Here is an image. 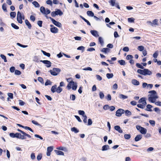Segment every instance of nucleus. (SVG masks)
I'll list each match as a JSON object with an SVG mask.
<instances>
[{
  "label": "nucleus",
  "mask_w": 161,
  "mask_h": 161,
  "mask_svg": "<svg viewBox=\"0 0 161 161\" xmlns=\"http://www.w3.org/2000/svg\"><path fill=\"white\" fill-rule=\"evenodd\" d=\"M148 93L150 94L148 95V101L150 102L154 103L156 99L158 98L156 92L155 91L153 90L149 91Z\"/></svg>",
  "instance_id": "nucleus-1"
},
{
  "label": "nucleus",
  "mask_w": 161,
  "mask_h": 161,
  "mask_svg": "<svg viewBox=\"0 0 161 161\" xmlns=\"http://www.w3.org/2000/svg\"><path fill=\"white\" fill-rule=\"evenodd\" d=\"M137 72L138 73L145 76L147 75H150L152 74L151 71L147 69H145L143 70L138 69L137 70Z\"/></svg>",
  "instance_id": "nucleus-2"
},
{
  "label": "nucleus",
  "mask_w": 161,
  "mask_h": 161,
  "mask_svg": "<svg viewBox=\"0 0 161 161\" xmlns=\"http://www.w3.org/2000/svg\"><path fill=\"white\" fill-rule=\"evenodd\" d=\"M22 19H25V16L23 14H21L20 12L18 11L17 14V20L18 22L20 24H22L23 22Z\"/></svg>",
  "instance_id": "nucleus-3"
},
{
  "label": "nucleus",
  "mask_w": 161,
  "mask_h": 161,
  "mask_svg": "<svg viewBox=\"0 0 161 161\" xmlns=\"http://www.w3.org/2000/svg\"><path fill=\"white\" fill-rule=\"evenodd\" d=\"M61 71V69L58 68H54L52 70H50L49 72L51 74L54 76H56Z\"/></svg>",
  "instance_id": "nucleus-4"
},
{
  "label": "nucleus",
  "mask_w": 161,
  "mask_h": 161,
  "mask_svg": "<svg viewBox=\"0 0 161 161\" xmlns=\"http://www.w3.org/2000/svg\"><path fill=\"white\" fill-rule=\"evenodd\" d=\"M136 128L142 134H145L147 133V130L146 128L142 127L140 125H136Z\"/></svg>",
  "instance_id": "nucleus-5"
},
{
  "label": "nucleus",
  "mask_w": 161,
  "mask_h": 161,
  "mask_svg": "<svg viewBox=\"0 0 161 161\" xmlns=\"http://www.w3.org/2000/svg\"><path fill=\"white\" fill-rule=\"evenodd\" d=\"M125 113V110L122 109H118L116 112V115L118 117H120L122 114Z\"/></svg>",
  "instance_id": "nucleus-6"
},
{
  "label": "nucleus",
  "mask_w": 161,
  "mask_h": 161,
  "mask_svg": "<svg viewBox=\"0 0 161 161\" xmlns=\"http://www.w3.org/2000/svg\"><path fill=\"white\" fill-rule=\"evenodd\" d=\"M66 80L67 82H69L67 86V88L68 90H69L71 89V84H72V82H73L74 81L72 80L71 78H66Z\"/></svg>",
  "instance_id": "nucleus-7"
},
{
  "label": "nucleus",
  "mask_w": 161,
  "mask_h": 161,
  "mask_svg": "<svg viewBox=\"0 0 161 161\" xmlns=\"http://www.w3.org/2000/svg\"><path fill=\"white\" fill-rule=\"evenodd\" d=\"M50 26L52 27L50 28V31L52 32L56 33L58 32V30L57 27H54L53 25H51Z\"/></svg>",
  "instance_id": "nucleus-8"
},
{
  "label": "nucleus",
  "mask_w": 161,
  "mask_h": 161,
  "mask_svg": "<svg viewBox=\"0 0 161 161\" xmlns=\"http://www.w3.org/2000/svg\"><path fill=\"white\" fill-rule=\"evenodd\" d=\"M40 62H42V63H44V64H46V66L47 67H50L51 66V63L49 61L47 60H41Z\"/></svg>",
  "instance_id": "nucleus-9"
},
{
  "label": "nucleus",
  "mask_w": 161,
  "mask_h": 161,
  "mask_svg": "<svg viewBox=\"0 0 161 161\" xmlns=\"http://www.w3.org/2000/svg\"><path fill=\"white\" fill-rule=\"evenodd\" d=\"M139 103H142V105L145 107L147 104V103L145 100V98L144 97L142 98L138 101Z\"/></svg>",
  "instance_id": "nucleus-10"
},
{
  "label": "nucleus",
  "mask_w": 161,
  "mask_h": 161,
  "mask_svg": "<svg viewBox=\"0 0 161 161\" xmlns=\"http://www.w3.org/2000/svg\"><path fill=\"white\" fill-rule=\"evenodd\" d=\"M53 148L52 147H48L47 148V156H49L51 154V152L53 150Z\"/></svg>",
  "instance_id": "nucleus-11"
},
{
  "label": "nucleus",
  "mask_w": 161,
  "mask_h": 161,
  "mask_svg": "<svg viewBox=\"0 0 161 161\" xmlns=\"http://www.w3.org/2000/svg\"><path fill=\"white\" fill-rule=\"evenodd\" d=\"M23 132L24 133H22V138L21 137V139L23 140V139H25L26 138V136H27L29 138H31V136L30 135H29L27 134H26V133H25L24 131H23Z\"/></svg>",
  "instance_id": "nucleus-12"
},
{
  "label": "nucleus",
  "mask_w": 161,
  "mask_h": 161,
  "mask_svg": "<svg viewBox=\"0 0 161 161\" xmlns=\"http://www.w3.org/2000/svg\"><path fill=\"white\" fill-rule=\"evenodd\" d=\"M52 21L53 22V23L56 26L59 27H61V24L59 22L53 19H52Z\"/></svg>",
  "instance_id": "nucleus-13"
},
{
  "label": "nucleus",
  "mask_w": 161,
  "mask_h": 161,
  "mask_svg": "<svg viewBox=\"0 0 161 161\" xmlns=\"http://www.w3.org/2000/svg\"><path fill=\"white\" fill-rule=\"evenodd\" d=\"M72 86V89L73 90H75L77 88V84L76 82L74 81L72 82V84H71V86Z\"/></svg>",
  "instance_id": "nucleus-14"
},
{
  "label": "nucleus",
  "mask_w": 161,
  "mask_h": 161,
  "mask_svg": "<svg viewBox=\"0 0 161 161\" xmlns=\"http://www.w3.org/2000/svg\"><path fill=\"white\" fill-rule=\"evenodd\" d=\"M92 35L97 37L99 36V35L98 33V32L95 30H91L90 31Z\"/></svg>",
  "instance_id": "nucleus-15"
},
{
  "label": "nucleus",
  "mask_w": 161,
  "mask_h": 161,
  "mask_svg": "<svg viewBox=\"0 0 161 161\" xmlns=\"http://www.w3.org/2000/svg\"><path fill=\"white\" fill-rule=\"evenodd\" d=\"M114 129L115 130L118 131L120 133H122L123 132V130L121 129L120 126L118 125H116L114 126Z\"/></svg>",
  "instance_id": "nucleus-16"
},
{
  "label": "nucleus",
  "mask_w": 161,
  "mask_h": 161,
  "mask_svg": "<svg viewBox=\"0 0 161 161\" xmlns=\"http://www.w3.org/2000/svg\"><path fill=\"white\" fill-rule=\"evenodd\" d=\"M142 136L141 135H138L135 138V140L136 142H137L141 139Z\"/></svg>",
  "instance_id": "nucleus-17"
},
{
  "label": "nucleus",
  "mask_w": 161,
  "mask_h": 161,
  "mask_svg": "<svg viewBox=\"0 0 161 161\" xmlns=\"http://www.w3.org/2000/svg\"><path fill=\"white\" fill-rule=\"evenodd\" d=\"M132 83L135 86H138L139 85V82L136 79H133L131 80Z\"/></svg>",
  "instance_id": "nucleus-18"
},
{
  "label": "nucleus",
  "mask_w": 161,
  "mask_h": 161,
  "mask_svg": "<svg viewBox=\"0 0 161 161\" xmlns=\"http://www.w3.org/2000/svg\"><path fill=\"white\" fill-rule=\"evenodd\" d=\"M158 20L157 19H155L153 20L152 22V26H157L158 25Z\"/></svg>",
  "instance_id": "nucleus-19"
},
{
  "label": "nucleus",
  "mask_w": 161,
  "mask_h": 161,
  "mask_svg": "<svg viewBox=\"0 0 161 161\" xmlns=\"http://www.w3.org/2000/svg\"><path fill=\"white\" fill-rule=\"evenodd\" d=\"M55 152L58 155H64V153L63 152L58 150H55Z\"/></svg>",
  "instance_id": "nucleus-20"
},
{
  "label": "nucleus",
  "mask_w": 161,
  "mask_h": 161,
  "mask_svg": "<svg viewBox=\"0 0 161 161\" xmlns=\"http://www.w3.org/2000/svg\"><path fill=\"white\" fill-rule=\"evenodd\" d=\"M57 87V86L56 85H54L51 88V91L53 93H54L56 92V88Z\"/></svg>",
  "instance_id": "nucleus-21"
},
{
  "label": "nucleus",
  "mask_w": 161,
  "mask_h": 161,
  "mask_svg": "<svg viewBox=\"0 0 161 161\" xmlns=\"http://www.w3.org/2000/svg\"><path fill=\"white\" fill-rule=\"evenodd\" d=\"M110 49L108 48H103L101 50V51L104 53H106L110 52Z\"/></svg>",
  "instance_id": "nucleus-22"
},
{
  "label": "nucleus",
  "mask_w": 161,
  "mask_h": 161,
  "mask_svg": "<svg viewBox=\"0 0 161 161\" xmlns=\"http://www.w3.org/2000/svg\"><path fill=\"white\" fill-rule=\"evenodd\" d=\"M152 107V106L150 104H148L147 106V108L145 109V110L147 111H152L151 108Z\"/></svg>",
  "instance_id": "nucleus-23"
},
{
  "label": "nucleus",
  "mask_w": 161,
  "mask_h": 161,
  "mask_svg": "<svg viewBox=\"0 0 161 161\" xmlns=\"http://www.w3.org/2000/svg\"><path fill=\"white\" fill-rule=\"evenodd\" d=\"M109 149V147L108 145H105L103 146L102 150L103 151L107 150Z\"/></svg>",
  "instance_id": "nucleus-24"
},
{
  "label": "nucleus",
  "mask_w": 161,
  "mask_h": 161,
  "mask_svg": "<svg viewBox=\"0 0 161 161\" xmlns=\"http://www.w3.org/2000/svg\"><path fill=\"white\" fill-rule=\"evenodd\" d=\"M119 97L120 98L122 99H125L128 98L127 96L124 95L122 94H119Z\"/></svg>",
  "instance_id": "nucleus-25"
},
{
  "label": "nucleus",
  "mask_w": 161,
  "mask_h": 161,
  "mask_svg": "<svg viewBox=\"0 0 161 161\" xmlns=\"http://www.w3.org/2000/svg\"><path fill=\"white\" fill-rule=\"evenodd\" d=\"M26 25L28 26L29 29H31V25L27 19H26L25 21Z\"/></svg>",
  "instance_id": "nucleus-26"
},
{
  "label": "nucleus",
  "mask_w": 161,
  "mask_h": 161,
  "mask_svg": "<svg viewBox=\"0 0 161 161\" xmlns=\"http://www.w3.org/2000/svg\"><path fill=\"white\" fill-rule=\"evenodd\" d=\"M52 82H51L50 80L47 79L46 80V81L45 83V85L46 86L48 85H52Z\"/></svg>",
  "instance_id": "nucleus-27"
},
{
  "label": "nucleus",
  "mask_w": 161,
  "mask_h": 161,
  "mask_svg": "<svg viewBox=\"0 0 161 161\" xmlns=\"http://www.w3.org/2000/svg\"><path fill=\"white\" fill-rule=\"evenodd\" d=\"M42 14L45 15V16L47 17V15L50 13V11H41Z\"/></svg>",
  "instance_id": "nucleus-28"
},
{
  "label": "nucleus",
  "mask_w": 161,
  "mask_h": 161,
  "mask_svg": "<svg viewBox=\"0 0 161 161\" xmlns=\"http://www.w3.org/2000/svg\"><path fill=\"white\" fill-rule=\"evenodd\" d=\"M125 115L127 116H130L131 115V112L129 110H127L125 111Z\"/></svg>",
  "instance_id": "nucleus-29"
},
{
  "label": "nucleus",
  "mask_w": 161,
  "mask_h": 161,
  "mask_svg": "<svg viewBox=\"0 0 161 161\" xmlns=\"http://www.w3.org/2000/svg\"><path fill=\"white\" fill-rule=\"evenodd\" d=\"M71 130L72 132H74L75 133H77L79 132V130L75 127L71 128Z\"/></svg>",
  "instance_id": "nucleus-30"
},
{
  "label": "nucleus",
  "mask_w": 161,
  "mask_h": 161,
  "mask_svg": "<svg viewBox=\"0 0 161 161\" xmlns=\"http://www.w3.org/2000/svg\"><path fill=\"white\" fill-rule=\"evenodd\" d=\"M57 149L58 150L64 151L65 152L67 151V148L65 147H58L57 148Z\"/></svg>",
  "instance_id": "nucleus-31"
},
{
  "label": "nucleus",
  "mask_w": 161,
  "mask_h": 161,
  "mask_svg": "<svg viewBox=\"0 0 161 161\" xmlns=\"http://www.w3.org/2000/svg\"><path fill=\"white\" fill-rule=\"evenodd\" d=\"M32 3L35 7L39 8L40 7V5L36 1H35L32 2Z\"/></svg>",
  "instance_id": "nucleus-32"
},
{
  "label": "nucleus",
  "mask_w": 161,
  "mask_h": 161,
  "mask_svg": "<svg viewBox=\"0 0 161 161\" xmlns=\"http://www.w3.org/2000/svg\"><path fill=\"white\" fill-rule=\"evenodd\" d=\"M62 90V88L59 86L56 88V92L58 93H60Z\"/></svg>",
  "instance_id": "nucleus-33"
},
{
  "label": "nucleus",
  "mask_w": 161,
  "mask_h": 161,
  "mask_svg": "<svg viewBox=\"0 0 161 161\" xmlns=\"http://www.w3.org/2000/svg\"><path fill=\"white\" fill-rule=\"evenodd\" d=\"M114 75L113 73H107L106 74V76L108 79L113 78Z\"/></svg>",
  "instance_id": "nucleus-34"
},
{
  "label": "nucleus",
  "mask_w": 161,
  "mask_h": 161,
  "mask_svg": "<svg viewBox=\"0 0 161 161\" xmlns=\"http://www.w3.org/2000/svg\"><path fill=\"white\" fill-rule=\"evenodd\" d=\"M137 49L140 51H142L144 49V47L143 46H140L138 47Z\"/></svg>",
  "instance_id": "nucleus-35"
},
{
  "label": "nucleus",
  "mask_w": 161,
  "mask_h": 161,
  "mask_svg": "<svg viewBox=\"0 0 161 161\" xmlns=\"http://www.w3.org/2000/svg\"><path fill=\"white\" fill-rule=\"evenodd\" d=\"M118 62L121 65H125V61L123 60H121L118 61Z\"/></svg>",
  "instance_id": "nucleus-36"
},
{
  "label": "nucleus",
  "mask_w": 161,
  "mask_h": 161,
  "mask_svg": "<svg viewBox=\"0 0 161 161\" xmlns=\"http://www.w3.org/2000/svg\"><path fill=\"white\" fill-rule=\"evenodd\" d=\"M87 14L88 15L90 16H94L93 13L92 11H88L87 12Z\"/></svg>",
  "instance_id": "nucleus-37"
},
{
  "label": "nucleus",
  "mask_w": 161,
  "mask_h": 161,
  "mask_svg": "<svg viewBox=\"0 0 161 161\" xmlns=\"http://www.w3.org/2000/svg\"><path fill=\"white\" fill-rule=\"evenodd\" d=\"M116 0H110L109 1V3L112 6L115 5Z\"/></svg>",
  "instance_id": "nucleus-38"
},
{
  "label": "nucleus",
  "mask_w": 161,
  "mask_h": 161,
  "mask_svg": "<svg viewBox=\"0 0 161 161\" xmlns=\"http://www.w3.org/2000/svg\"><path fill=\"white\" fill-rule=\"evenodd\" d=\"M80 17L85 22H86L87 24L88 25H90L91 24L89 22V21L86 19L85 18H84L82 16L80 15Z\"/></svg>",
  "instance_id": "nucleus-39"
},
{
  "label": "nucleus",
  "mask_w": 161,
  "mask_h": 161,
  "mask_svg": "<svg viewBox=\"0 0 161 161\" xmlns=\"http://www.w3.org/2000/svg\"><path fill=\"white\" fill-rule=\"evenodd\" d=\"M99 95L101 99H103L104 98V95L103 92H99Z\"/></svg>",
  "instance_id": "nucleus-40"
},
{
  "label": "nucleus",
  "mask_w": 161,
  "mask_h": 161,
  "mask_svg": "<svg viewBox=\"0 0 161 161\" xmlns=\"http://www.w3.org/2000/svg\"><path fill=\"white\" fill-rule=\"evenodd\" d=\"M41 51L44 55L48 57H50V54L49 53H47L42 50Z\"/></svg>",
  "instance_id": "nucleus-41"
},
{
  "label": "nucleus",
  "mask_w": 161,
  "mask_h": 161,
  "mask_svg": "<svg viewBox=\"0 0 161 161\" xmlns=\"http://www.w3.org/2000/svg\"><path fill=\"white\" fill-rule=\"evenodd\" d=\"M78 113L80 115H82L83 117H84V116H86V115H85V113L84 111L79 110L78 111Z\"/></svg>",
  "instance_id": "nucleus-42"
},
{
  "label": "nucleus",
  "mask_w": 161,
  "mask_h": 161,
  "mask_svg": "<svg viewBox=\"0 0 161 161\" xmlns=\"http://www.w3.org/2000/svg\"><path fill=\"white\" fill-rule=\"evenodd\" d=\"M37 80L41 82L42 84H43L44 80L41 77H38V78Z\"/></svg>",
  "instance_id": "nucleus-43"
},
{
  "label": "nucleus",
  "mask_w": 161,
  "mask_h": 161,
  "mask_svg": "<svg viewBox=\"0 0 161 161\" xmlns=\"http://www.w3.org/2000/svg\"><path fill=\"white\" fill-rule=\"evenodd\" d=\"M55 12H56V15H59L61 16L63 14V13L61 11H55Z\"/></svg>",
  "instance_id": "nucleus-44"
},
{
  "label": "nucleus",
  "mask_w": 161,
  "mask_h": 161,
  "mask_svg": "<svg viewBox=\"0 0 161 161\" xmlns=\"http://www.w3.org/2000/svg\"><path fill=\"white\" fill-rule=\"evenodd\" d=\"M0 57L3 59L4 60V62H6L7 61L6 59V57L5 55L1 54L0 55Z\"/></svg>",
  "instance_id": "nucleus-45"
},
{
  "label": "nucleus",
  "mask_w": 161,
  "mask_h": 161,
  "mask_svg": "<svg viewBox=\"0 0 161 161\" xmlns=\"http://www.w3.org/2000/svg\"><path fill=\"white\" fill-rule=\"evenodd\" d=\"M11 26L15 29H18L19 27L18 26L15 25L14 24L12 23L11 24Z\"/></svg>",
  "instance_id": "nucleus-46"
},
{
  "label": "nucleus",
  "mask_w": 161,
  "mask_h": 161,
  "mask_svg": "<svg viewBox=\"0 0 161 161\" xmlns=\"http://www.w3.org/2000/svg\"><path fill=\"white\" fill-rule=\"evenodd\" d=\"M16 13L15 12H11L10 14V15L11 18H14L16 16Z\"/></svg>",
  "instance_id": "nucleus-47"
},
{
  "label": "nucleus",
  "mask_w": 161,
  "mask_h": 161,
  "mask_svg": "<svg viewBox=\"0 0 161 161\" xmlns=\"http://www.w3.org/2000/svg\"><path fill=\"white\" fill-rule=\"evenodd\" d=\"M17 45L18 46L20 47H23V48H25V47H28L27 45H23L19 43H17Z\"/></svg>",
  "instance_id": "nucleus-48"
},
{
  "label": "nucleus",
  "mask_w": 161,
  "mask_h": 161,
  "mask_svg": "<svg viewBox=\"0 0 161 161\" xmlns=\"http://www.w3.org/2000/svg\"><path fill=\"white\" fill-rule=\"evenodd\" d=\"M149 123L152 125L153 126H154L155 124V121L153 120H150L149 121Z\"/></svg>",
  "instance_id": "nucleus-49"
},
{
  "label": "nucleus",
  "mask_w": 161,
  "mask_h": 161,
  "mask_svg": "<svg viewBox=\"0 0 161 161\" xmlns=\"http://www.w3.org/2000/svg\"><path fill=\"white\" fill-rule=\"evenodd\" d=\"M136 66L137 67L140 68L141 69H143L144 67L142 65H141L139 63H136Z\"/></svg>",
  "instance_id": "nucleus-50"
},
{
  "label": "nucleus",
  "mask_w": 161,
  "mask_h": 161,
  "mask_svg": "<svg viewBox=\"0 0 161 161\" xmlns=\"http://www.w3.org/2000/svg\"><path fill=\"white\" fill-rule=\"evenodd\" d=\"M130 134H125L124 135V137L126 139H129L130 138Z\"/></svg>",
  "instance_id": "nucleus-51"
},
{
  "label": "nucleus",
  "mask_w": 161,
  "mask_h": 161,
  "mask_svg": "<svg viewBox=\"0 0 161 161\" xmlns=\"http://www.w3.org/2000/svg\"><path fill=\"white\" fill-rule=\"evenodd\" d=\"M42 21L41 20H39L37 22V24L40 27H42Z\"/></svg>",
  "instance_id": "nucleus-52"
},
{
  "label": "nucleus",
  "mask_w": 161,
  "mask_h": 161,
  "mask_svg": "<svg viewBox=\"0 0 161 161\" xmlns=\"http://www.w3.org/2000/svg\"><path fill=\"white\" fill-rule=\"evenodd\" d=\"M110 107L108 105H105L103 107V109L105 110H106L109 109Z\"/></svg>",
  "instance_id": "nucleus-53"
},
{
  "label": "nucleus",
  "mask_w": 161,
  "mask_h": 161,
  "mask_svg": "<svg viewBox=\"0 0 161 161\" xmlns=\"http://www.w3.org/2000/svg\"><path fill=\"white\" fill-rule=\"evenodd\" d=\"M70 98L72 100L74 101L75 99V96L74 94L71 95L70 97Z\"/></svg>",
  "instance_id": "nucleus-54"
},
{
  "label": "nucleus",
  "mask_w": 161,
  "mask_h": 161,
  "mask_svg": "<svg viewBox=\"0 0 161 161\" xmlns=\"http://www.w3.org/2000/svg\"><path fill=\"white\" fill-rule=\"evenodd\" d=\"M96 77L97 79L98 80L100 81L102 80V77L101 76H100L99 75H96Z\"/></svg>",
  "instance_id": "nucleus-55"
},
{
  "label": "nucleus",
  "mask_w": 161,
  "mask_h": 161,
  "mask_svg": "<svg viewBox=\"0 0 161 161\" xmlns=\"http://www.w3.org/2000/svg\"><path fill=\"white\" fill-rule=\"evenodd\" d=\"M133 58V56L131 55H128L126 57V59L128 60L132 59Z\"/></svg>",
  "instance_id": "nucleus-56"
},
{
  "label": "nucleus",
  "mask_w": 161,
  "mask_h": 161,
  "mask_svg": "<svg viewBox=\"0 0 161 161\" xmlns=\"http://www.w3.org/2000/svg\"><path fill=\"white\" fill-rule=\"evenodd\" d=\"M30 19L31 21L34 22L35 20V18L34 16L31 15L30 17Z\"/></svg>",
  "instance_id": "nucleus-57"
},
{
  "label": "nucleus",
  "mask_w": 161,
  "mask_h": 161,
  "mask_svg": "<svg viewBox=\"0 0 161 161\" xmlns=\"http://www.w3.org/2000/svg\"><path fill=\"white\" fill-rule=\"evenodd\" d=\"M15 74L16 75H19L21 74V72L20 71L18 70H16L15 71Z\"/></svg>",
  "instance_id": "nucleus-58"
},
{
  "label": "nucleus",
  "mask_w": 161,
  "mask_h": 161,
  "mask_svg": "<svg viewBox=\"0 0 161 161\" xmlns=\"http://www.w3.org/2000/svg\"><path fill=\"white\" fill-rule=\"evenodd\" d=\"M46 3L47 4L50 5L51 6H52L53 4L51 0H48L47 1Z\"/></svg>",
  "instance_id": "nucleus-59"
},
{
  "label": "nucleus",
  "mask_w": 161,
  "mask_h": 161,
  "mask_svg": "<svg viewBox=\"0 0 161 161\" xmlns=\"http://www.w3.org/2000/svg\"><path fill=\"white\" fill-rule=\"evenodd\" d=\"M82 69L84 70H89L91 71L92 70V68L90 67H88L87 68H85L83 69Z\"/></svg>",
  "instance_id": "nucleus-60"
},
{
  "label": "nucleus",
  "mask_w": 161,
  "mask_h": 161,
  "mask_svg": "<svg viewBox=\"0 0 161 161\" xmlns=\"http://www.w3.org/2000/svg\"><path fill=\"white\" fill-rule=\"evenodd\" d=\"M158 53L157 51L155 52L153 54V57L154 58H157L158 56Z\"/></svg>",
  "instance_id": "nucleus-61"
},
{
  "label": "nucleus",
  "mask_w": 161,
  "mask_h": 161,
  "mask_svg": "<svg viewBox=\"0 0 161 161\" xmlns=\"http://www.w3.org/2000/svg\"><path fill=\"white\" fill-rule=\"evenodd\" d=\"M8 97H10L11 99H12L13 98V93H9L8 94Z\"/></svg>",
  "instance_id": "nucleus-62"
},
{
  "label": "nucleus",
  "mask_w": 161,
  "mask_h": 161,
  "mask_svg": "<svg viewBox=\"0 0 161 161\" xmlns=\"http://www.w3.org/2000/svg\"><path fill=\"white\" fill-rule=\"evenodd\" d=\"M129 48L128 47H125L123 48V50L125 52H128L129 51Z\"/></svg>",
  "instance_id": "nucleus-63"
},
{
  "label": "nucleus",
  "mask_w": 161,
  "mask_h": 161,
  "mask_svg": "<svg viewBox=\"0 0 161 161\" xmlns=\"http://www.w3.org/2000/svg\"><path fill=\"white\" fill-rule=\"evenodd\" d=\"M10 71L11 73H13L15 71V68L14 67H12L10 68Z\"/></svg>",
  "instance_id": "nucleus-64"
}]
</instances>
